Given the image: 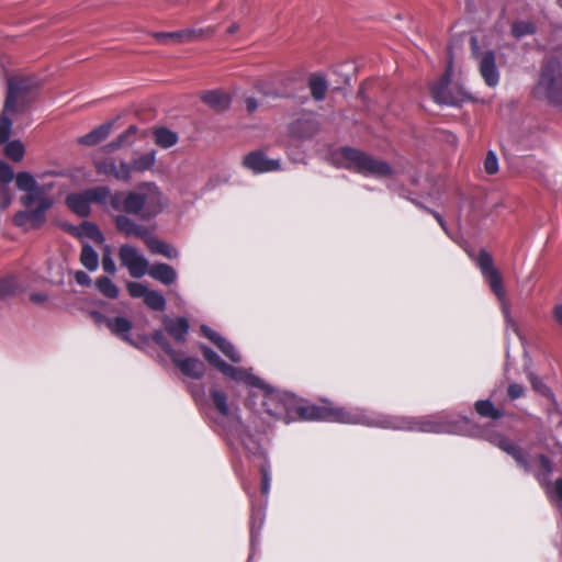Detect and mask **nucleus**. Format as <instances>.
I'll return each mask as SVG.
<instances>
[{
    "instance_id": "obj_2",
    "label": "nucleus",
    "mask_w": 562,
    "mask_h": 562,
    "mask_svg": "<svg viewBox=\"0 0 562 562\" xmlns=\"http://www.w3.org/2000/svg\"><path fill=\"white\" fill-rule=\"evenodd\" d=\"M368 427L419 432H450L453 425L441 415L419 417L380 415L375 418L370 417Z\"/></svg>"
},
{
    "instance_id": "obj_40",
    "label": "nucleus",
    "mask_w": 562,
    "mask_h": 562,
    "mask_svg": "<svg viewBox=\"0 0 562 562\" xmlns=\"http://www.w3.org/2000/svg\"><path fill=\"white\" fill-rule=\"evenodd\" d=\"M200 349H201V351L203 353V357L205 358V360L210 364L215 367L217 370H221L222 367H224L225 361H223L221 359V357L215 351H213L211 348H209V347H206L204 345H201Z\"/></svg>"
},
{
    "instance_id": "obj_29",
    "label": "nucleus",
    "mask_w": 562,
    "mask_h": 562,
    "mask_svg": "<svg viewBox=\"0 0 562 562\" xmlns=\"http://www.w3.org/2000/svg\"><path fill=\"white\" fill-rule=\"evenodd\" d=\"M4 144V154L9 159L15 162H19L23 159L25 155V147L21 140H8Z\"/></svg>"
},
{
    "instance_id": "obj_7",
    "label": "nucleus",
    "mask_w": 562,
    "mask_h": 562,
    "mask_svg": "<svg viewBox=\"0 0 562 562\" xmlns=\"http://www.w3.org/2000/svg\"><path fill=\"white\" fill-rule=\"evenodd\" d=\"M533 94L538 99L548 100L550 103L562 102V63L550 59L543 66L539 80L533 88Z\"/></svg>"
},
{
    "instance_id": "obj_47",
    "label": "nucleus",
    "mask_w": 562,
    "mask_h": 562,
    "mask_svg": "<svg viewBox=\"0 0 562 562\" xmlns=\"http://www.w3.org/2000/svg\"><path fill=\"white\" fill-rule=\"evenodd\" d=\"M15 179L13 169L4 161L0 160V182L10 183Z\"/></svg>"
},
{
    "instance_id": "obj_3",
    "label": "nucleus",
    "mask_w": 562,
    "mask_h": 562,
    "mask_svg": "<svg viewBox=\"0 0 562 562\" xmlns=\"http://www.w3.org/2000/svg\"><path fill=\"white\" fill-rule=\"evenodd\" d=\"M334 162L337 167L348 169L363 176L386 177L392 169L384 160L353 147H342L334 154Z\"/></svg>"
},
{
    "instance_id": "obj_26",
    "label": "nucleus",
    "mask_w": 562,
    "mask_h": 562,
    "mask_svg": "<svg viewBox=\"0 0 562 562\" xmlns=\"http://www.w3.org/2000/svg\"><path fill=\"white\" fill-rule=\"evenodd\" d=\"M153 135L156 145H158L161 148H169L176 145L178 142L177 133L166 127L155 128Z\"/></svg>"
},
{
    "instance_id": "obj_23",
    "label": "nucleus",
    "mask_w": 562,
    "mask_h": 562,
    "mask_svg": "<svg viewBox=\"0 0 562 562\" xmlns=\"http://www.w3.org/2000/svg\"><path fill=\"white\" fill-rule=\"evenodd\" d=\"M156 162V151L151 150L149 153L143 154L138 157H135L132 161H127V166L130 167V180L134 172H145L150 170Z\"/></svg>"
},
{
    "instance_id": "obj_44",
    "label": "nucleus",
    "mask_w": 562,
    "mask_h": 562,
    "mask_svg": "<svg viewBox=\"0 0 562 562\" xmlns=\"http://www.w3.org/2000/svg\"><path fill=\"white\" fill-rule=\"evenodd\" d=\"M136 133L135 126H130L125 132L117 136V138L110 143L106 148L116 149L127 142V139Z\"/></svg>"
},
{
    "instance_id": "obj_19",
    "label": "nucleus",
    "mask_w": 562,
    "mask_h": 562,
    "mask_svg": "<svg viewBox=\"0 0 562 562\" xmlns=\"http://www.w3.org/2000/svg\"><path fill=\"white\" fill-rule=\"evenodd\" d=\"M164 325L166 331L177 341L184 342L186 336L189 331V322L184 317H178V318H168L166 317L164 319Z\"/></svg>"
},
{
    "instance_id": "obj_10",
    "label": "nucleus",
    "mask_w": 562,
    "mask_h": 562,
    "mask_svg": "<svg viewBox=\"0 0 562 562\" xmlns=\"http://www.w3.org/2000/svg\"><path fill=\"white\" fill-rule=\"evenodd\" d=\"M119 259L121 265L128 270L131 277L136 279L145 276L149 268L148 260L137 248L130 244H124L120 247Z\"/></svg>"
},
{
    "instance_id": "obj_39",
    "label": "nucleus",
    "mask_w": 562,
    "mask_h": 562,
    "mask_svg": "<svg viewBox=\"0 0 562 562\" xmlns=\"http://www.w3.org/2000/svg\"><path fill=\"white\" fill-rule=\"evenodd\" d=\"M211 397H212V401H213L216 409L222 415H228L229 408H228V405H227L226 395L223 392L218 391V390H212L211 391Z\"/></svg>"
},
{
    "instance_id": "obj_22",
    "label": "nucleus",
    "mask_w": 562,
    "mask_h": 562,
    "mask_svg": "<svg viewBox=\"0 0 562 562\" xmlns=\"http://www.w3.org/2000/svg\"><path fill=\"white\" fill-rule=\"evenodd\" d=\"M86 192L90 204L95 203L102 206L110 204L113 209V200L116 196V192L112 193L110 188L100 186L87 189Z\"/></svg>"
},
{
    "instance_id": "obj_51",
    "label": "nucleus",
    "mask_w": 562,
    "mask_h": 562,
    "mask_svg": "<svg viewBox=\"0 0 562 562\" xmlns=\"http://www.w3.org/2000/svg\"><path fill=\"white\" fill-rule=\"evenodd\" d=\"M552 319L562 329V299L557 301L552 307Z\"/></svg>"
},
{
    "instance_id": "obj_37",
    "label": "nucleus",
    "mask_w": 562,
    "mask_h": 562,
    "mask_svg": "<svg viewBox=\"0 0 562 562\" xmlns=\"http://www.w3.org/2000/svg\"><path fill=\"white\" fill-rule=\"evenodd\" d=\"M18 283L13 278H5L0 280V300H5L14 295L18 291Z\"/></svg>"
},
{
    "instance_id": "obj_46",
    "label": "nucleus",
    "mask_w": 562,
    "mask_h": 562,
    "mask_svg": "<svg viewBox=\"0 0 562 562\" xmlns=\"http://www.w3.org/2000/svg\"><path fill=\"white\" fill-rule=\"evenodd\" d=\"M484 170L488 175H494L498 171V159L493 151H488L484 160Z\"/></svg>"
},
{
    "instance_id": "obj_57",
    "label": "nucleus",
    "mask_w": 562,
    "mask_h": 562,
    "mask_svg": "<svg viewBox=\"0 0 562 562\" xmlns=\"http://www.w3.org/2000/svg\"><path fill=\"white\" fill-rule=\"evenodd\" d=\"M245 103H246V110L250 114L254 113L258 109V105H259L258 101L252 97L246 98Z\"/></svg>"
},
{
    "instance_id": "obj_49",
    "label": "nucleus",
    "mask_w": 562,
    "mask_h": 562,
    "mask_svg": "<svg viewBox=\"0 0 562 562\" xmlns=\"http://www.w3.org/2000/svg\"><path fill=\"white\" fill-rule=\"evenodd\" d=\"M526 389L518 383H510L507 387V395L510 400H517L525 395Z\"/></svg>"
},
{
    "instance_id": "obj_45",
    "label": "nucleus",
    "mask_w": 562,
    "mask_h": 562,
    "mask_svg": "<svg viewBox=\"0 0 562 562\" xmlns=\"http://www.w3.org/2000/svg\"><path fill=\"white\" fill-rule=\"evenodd\" d=\"M127 291L131 296L133 297H144L146 296L148 292V288L140 282H128L127 283Z\"/></svg>"
},
{
    "instance_id": "obj_33",
    "label": "nucleus",
    "mask_w": 562,
    "mask_h": 562,
    "mask_svg": "<svg viewBox=\"0 0 562 562\" xmlns=\"http://www.w3.org/2000/svg\"><path fill=\"white\" fill-rule=\"evenodd\" d=\"M310 89L313 98L321 101L325 98L327 91V83L324 78L314 76L310 79Z\"/></svg>"
},
{
    "instance_id": "obj_54",
    "label": "nucleus",
    "mask_w": 562,
    "mask_h": 562,
    "mask_svg": "<svg viewBox=\"0 0 562 562\" xmlns=\"http://www.w3.org/2000/svg\"><path fill=\"white\" fill-rule=\"evenodd\" d=\"M90 317L98 326L105 325L108 327V322L111 321L110 317H106L99 312H91Z\"/></svg>"
},
{
    "instance_id": "obj_6",
    "label": "nucleus",
    "mask_w": 562,
    "mask_h": 562,
    "mask_svg": "<svg viewBox=\"0 0 562 562\" xmlns=\"http://www.w3.org/2000/svg\"><path fill=\"white\" fill-rule=\"evenodd\" d=\"M300 415L307 420H324L368 426L370 416L361 409L348 411L331 404L308 405L300 408Z\"/></svg>"
},
{
    "instance_id": "obj_32",
    "label": "nucleus",
    "mask_w": 562,
    "mask_h": 562,
    "mask_svg": "<svg viewBox=\"0 0 562 562\" xmlns=\"http://www.w3.org/2000/svg\"><path fill=\"white\" fill-rule=\"evenodd\" d=\"M98 290L106 297L116 299L119 296V288L106 277H100L95 281Z\"/></svg>"
},
{
    "instance_id": "obj_59",
    "label": "nucleus",
    "mask_w": 562,
    "mask_h": 562,
    "mask_svg": "<svg viewBox=\"0 0 562 562\" xmlns=\"http://www.w3.org/2000/svg\"><path fill=\"white\" fill-rule=\"evenodd\" d=\"M435 216H436L437 221L439 222L440 226H441L443 229H446V226H445V223H443V221H442L441 216H440L439 214H437V213H435Z\"/></svg>"
},
{
    "instance_id": "obj_24",
    "label": "nucleus",
    "mask_w": 562,
    "mask_h": 562,
    "mask_svg": "<svg viewBox=\"0 0 562 562\" xmlns=\"http://www.w3.org/2000/svg\"><path fill=\"white\" fill-rule=\"evenodd\" d=\"M111 130L112 124L104 123L92 130L90 133L79 137L78 143L83 146H94L104 140L109 136Z\"/></svg>"
},
{
    "instance_id": "obj_27",
    "label": "nucleus",
    "mask_w": 562,
    "mask_h": 562,
    "mask_svg": "<svg viewBox=\"0 0 562 562\" xmlns=\"http://www.w3.org/2000/svg\"><path fill=\"white\" fill-rule=\"evenodd\" d=\"M53 205V202H44L43 204H36L35 209L27 207V216L30 218V227L37 228L45 222V213Z\"/></svg>"
},
{
    "instance_id": "obj_11",
    "label": "nucleus",
    "mask_w": 562,
    "mask_h": 562,
    "mask_svg": "<svg viewBox=\"0 0 562 562\" xmlns=\"http://www.w3.org/2000/svg\"><path fill=\"white\" fill-rule=\"evenodd\" d=\"M452 76L453 63L452 59H450L445 74L430 86L432 99L438 104H454V86L452 82Z\"/></svg>"
},
{
    "instance_id": "obj_30",
    "label": "nucleus",
    "mask_w": 562,
    "mask_h": 562,
    "mask_svg": "<svg viewBox=\"0 0 562 562\" xmlns=\"http://www.w3.org/2000/svg\"><path fill=\"white\" fill-rule=\"evenodd\" d=\"M475 409L481 416L492 419H498L504 415L503 411L496 408L490 400L477 401Z\"/></svg>"
},
{
    "instance_id": "obj_43",
    "label": "nucleus",
    "mask_w": 562,
    "mask_h": 562,
    "mask_svg": "<svg viewBox=\"0 0 562 562\" xmlns=\"http://www.w3.org/2000/svg\"><path fill=\"white\" fill-rule=\"evenodd\" d=\"M102 268L109 274H114L116 272V266L112 258L110 246L108 245L104 246Z\"/></svg>"
},
{
    "instance_id": "obj_34",
    "label": "nucleus",
    "mask_w": 562,
    "mask_h": 562,
    "mask_svg": "<svg viewBox=\"0 0 562 562\" xmlns=\"http://www.w3.org/2000/svg\"><path fill=\"white\" fill-rule=\"evenodd\" d=\"M144 302L154 311H162L166 307V300L164 295L154 290H148Z\"/></svg>"
},
{
    "instance_id": "obj_31",
    "label": "nucleus",
    "mask_w": 562,
    "mask_h": 562,
    "mask_svg": "<svg viewBox=\"0 0 562 562\" xmlns=\"http://www.w3.org/2000/svg\"><path fill=\"white\" fill-rule=\"evenodd\" d=\"M79 229V236H87L95 243L102 244L104 241V237L99 227L90 222H83Z\"/></svg>"
},
{
    "instance_id": "obj_8",
    "label": "nucleus",
    "mask_w": 562,
    "mask_h": 562,
    "mask_svg": "<svg viewBox=\"0 0 562 562\" xmlns=\"http://www.w3.org/2000/svg\"><path fill=\"white\" fill-rule=\"evenodd\" d=\"M15 184L20 191L25 194L21 198V202L25 207H32L44 202H53L48 192L52 184H38L34 176L27 171L18 172L15 176Z\"/></svg>"
},
{
    "instance_id": "obj_28",
    "label": "nucleus",
    "mask_w": 562,
    "mask_h": 562,
    "mask_svg": "<svg viewBox=\"0 0 562 562\" xmlns=\"http://www.w3.org/2000/svg\"><path fill=\"white\" fill-rule=\"evenodd\" d=\"M80 262L89 271L97 270L99 266V257L97 251L88 244H85L80 254Z\"/></svg>"
},
{
    "instance_id": "obj_36",
    "label": "nucleus",
    "mask_w": 562,
    "mask_h": 562,
    "mask_svg": "<svg viewBox=\"0 0 562 562\" xmlns=\"http://www.w3.org/2000/svg\"><path fill=\"white\" fill-rule=\"evenodd\" d=\"M536 32V26L530 21H517L512 26V33L516 38L531 35Z\"/></svg>"
},
{
    "instance_id": "obj_60",
    "label": "nucleus",
    "mask_w": 562,
    "mask_h": 562,
    "mask_svg": "<svg viewBox=\"0 0 562 562\" xmlns=\"http://www.w3.org/2000/svg\"><path fill=\"white\" fill-rule=\"evenodd\" d=\"M463 422L465 423V422H467V419H461V418H459V419H458L459 428L461 427V423H463Z\"/></svg>"
},
{
    "instance_id": "obj_25",
    "label": "nucleus",
    "mask_w": 562,
    "mask_h": 562,
    "mask_svg": "<svg viewBox=\"0 0 562 562\" xmlns=\"http://www.w3.org/2000/svg\"><path fill=\"white\" fill-rule=\"evenodd\" d=\"M108 328L111 333L121 339L131 342V338L128 337V333L133 328V324L125 317H114L108 322Z\"/></svg>"
},
{
    "instance_id": "obj_35",
    "label": "nucleus",
    "mask_w": 562,
    "mask_h": 562,
    "mask_svg": "<svg viewBox=\"0 0 562 562\" xmlns=\"http://www.w3.org/2000/svg\"><path fill=\"white\" fill-rule=\"evenodd\" d=\"M220 371L223 374H225L238 382H247L250 378L249 373L246 370H244L241 368L233 367L231 364H227L226 362Z\"/></svg>"
},
{
    "instance_id": "obj_48",
    "label": "nucleus",
    "mask_w": 562,
    "mask_h": 562,
    "mask_svg": "<svg viewBox=\"0 0 562 562\" xmlns=\"http://www.w3.org/2000/svg\"><path fill=\"white\" fill-rule=\"evenodd\" d=\"M8 183L0 182V209H7L12 201L10 189Z\"/></svg>"
},
{
    "instance_id": "obj_17",
    "label": "nucleus",
    "mask_w": 562,
    "mask_h": 562,
    "mask_svg": "<svg viewBox=\"0 0 562 562\" xmlns=\"http://www.w3.org/2000/svg\"><path fill=\"white\" fill-rule=\"evenodd\" d=\"M480 72L484 81L490 87H495L499 80V72L495 64V55L493 52H485L479 63Z\"/></svg>"
},
{
    "instance_id": "obj_13",
    "label": "nucleus",
    "mask_w": 562,
    "mask_h": 562,
    "mask_svg": "<svg viewBox=\"0 0 562 562\" xmlns=\"http://www.w3.org/2000/svg\"><path fill=\"white\" fill-rule=\"evenodd\" d=\"M214 33V30L212 27L207 29H188L177 32H156L153 33V36L161 44H169V43H189L196 41L199 38H202L206 35H212Z\"/></svg>"
},
{
    "instance_id": "obj_38",
    "label": "nucleus",
    "mask_w": 562,
    "mask_h": 562,
    "mask_svg": "<svg viewBox=\"0 0 562 562\" xmlns=\"http://www.w3.org/2000/svg\"><path fill=\"white\" fill-rule=\"evenodd\" d=\"M217 348L232 361L238 363L241 361L240 353L236 350L235 346L227 341L225 338L217 345Z\"/></svg>"
},
{
    "instance_id": "obj_55",
    "label": "nucleus",
    "mask_w": 562,
    "mask_h": 562,
    "mask_svg": "<svg viewBox=\"0 0 562 562\" xmlns=\"http://www.w3.org/2000/svg\"><path fill=\"white\" fill-rule=\"evenodd\" d=\"M270 487V477L268 471L262 468L261 469V491L263 494H267L269 492Z\"/></svg>"
},
{
    "instance_id": "obj_12",
    "label": "nucleus",
    "mask_w": 562,
    "mask_h": 562,
    "mask_svg": "<svg viewBox=\"0 0 562 562\" xmlns=\"http://www.w3.org/2000/svg\"><path fill=\"white\" fill-rule=\"evenodd\" d=\"M97 173L128 182L130 167L127 161L114 157H97L93 161Z\"/></svg>"
},
{
    "instance_id": "obj_1",
    "label": "nucleus",
    "mask_w": 562,
    "mask_h": 562,
    "mask_svg": "<svg viewBox=\"0 0 562 562\" xmlns=\"http://www.w3.org/2000/svg\"><path fill=\"white\" fill-rule=\"evenodd\" d=\"M167 206V199L155 182L138 183L128 191L116 192L113 210L117 215H131L140 221H150L159 215Z\"/></svg>"
},
{
    "instance_id": "obj_14",
    "label": "nucleus",
    "mask_w": 562,
    "mask_h": 562,
    "mask_svg": "<svg viewBox=\"0 0 562 562\" xmlns=\"http://www.w3.org/2000/svg\"><path fill=\"white\" fill-rule=\"evenodd\" d=\"M243 165L256 173L270 172L281 169L280 159H271L260 150H255L246 155L243 159Z\"/></svg>"
},
{
    "instance_id": "obj_53",
    "label": "nucleus",
    "mask_w": 562,
    "mask_h": 562,
    "mask_svg": "<svg viewBox=\"0 0 562 562\" xmlns=\"http://www.w3.org/2000/svg\"><path fill=\"white\" fill-rule=\"evenodd\" d=\"M48 300V295L45 292H33L30 294V301L36 305H42L46 303Z\"/></svg>"
},
{
    "instance_id": "obj_56",
    "label": "nucleus",
    "mask_w": 562,
    "mask_h": 562,
    "mask_svg": "<svg viewBox=\"0 0 562 562\" xmlns=\"http://www.w3.org/2000/svg\"><path fill=\"white\" fill-rule=\"evenodd\" d=\"M75 279L80 285H89L91 282L90 277L85 271H77L75 274Z\"/></svg>"
},
{
    "instance_id": "obj_58",
    "label": "nucleus",
    "mask_w": 562,
    "mask_h": 562,
    "mask_svg": "<svg viewBox=\"0 0 562 562\" xmlns=\"http://www.w3.org/2000/svg\"><path fill=\"white\" fill-rule=\"evenodd\" d=\"M238 30H239V25H238L237 23H233V24L227 29V33H228V34H234V33H236Z\"/></svg>"
},
{
    "instance_id": "obj_50",
    "label": "nucleus",
    "mask_w": 562,
    "mask_h": 562,
    "mask_svg": "<svg viewBox=\"0 0 562 562\" xmlns=\"http://www.w3.org/2000/svg\"><path fill=\"white\" fill-rule=\"evenodd\" d=\"M201 331L206 338H209L216 346L224 339L218 333L214 331L213 329H211L210 327H207L205 325L201 326Z\"/></svg>"
},
{
    "instance_id": "obj_16",
    "label": "nucleus",
    "mask_w": 562,
    "mask_h": 562,
    "mask_svg": "<svg viewBox=\"0 0 562 562\" xmlns=\"http://www.w3.org/2000/svg\"><path fill=\"white\" fill-rule=\"evenodd\" d=\"M171 360L181 370L183 374L190 378L200 379L205 373V366L198 358H182L177 352V355Z\"/></svg>"
},
{
    "instance_id": "obj_42",
    "label": "nucleus",
    "mask_w": 562,
    "mask_h": 562,
    "mask_svg": "<svg viewBox=\"0 0 562 562\" xmlns=\"http://www.w3.org/2000/svg\"><path fill=\"white\" fill-rule=\"evenodd\" d=\"M153 340L161 347V349L171 357V359L177 355V351L171 347V345L167 341L162 331H155L153 335Z\"/></svg>"
},
{
    "instance_id": "obj_5",
    "label": "nucleus",
    "mask_w": 562,
    "mask_h": 562,
    "mask_svg": "<svg viewBox=\"0 0 562 562\" xmlns=\"http://www.w3.org/2000/svg\"><path fill=\"white\" fill-rule=\"evenodd\" d=\"M113 222L119 233L127 238L143 239L151 252L162 255L168 259L178 257V250L175 247L153 236L145 225L137 223L134 218L126 215H114Z\"/></svg>"
},
{
    "instance_id": "obj_52",
    "label": "nucleus",
    "mask_w": 562,
    "mask_h": 562,
    "mask_svg": "<svg viewBox=\"0 0 562 562\" xmlns=\"http://www.w3.org/2000/svg\"><path fill=\"white\" fill-rule=\"evenodd\" d=\"M13 221H14V224L18 226H29L30 227V218L27 216L26 211H21V212L16 213Z\"/></svg>"
},
{
    "instance_id": "obj_18",
    "label": "nucleus",
    "mask_w": 562,
    "mask_h": 562,
    "mask_svg": "<svg viewBox=\"0 0 562 562\" xmlns=\"http://www.w3.org/2000/svg\"><path fill=\"white\" fill-rule=\"evenodd\" d=\"M201 100L216 112H224L231 105V95L222 90L205 91L201 94Z\"/></svg>"
},
{
    "instance_id": "obj_9",
    "label": "nucleus",
    "mask_w": 562,
    "mask_h": 562,
    "mask_svg": "<svg viewBox=\"0 0 562 562\" xmlns=\"http://www.w3.org/2000/svg\"><path fill=\"white\" fill-rule=\"evenodd\" d=\"M41 81L34 76H15L8 79V91L4 102L12 101L14 108L25 112L29 103L24 97L37 90Z\"/></svg>"
},
{
    "instance_id": "obj_15",
    "label": "nucleus",
    "mask_w": 562,
    "mask_h": 562,
    "mask_svg": "<svg viewBox=\"0 0 562 562\" xmlns=\"http://www.w3.org/2000/svg\"><path fill=\"white\" fill-rule=\"evenodd\" d=\"M24 113L14 108L12 101L4 102L2 113L0 115V144H4L10 139L13 117Z\"/></svg>"
},
{
    "instance_id": "obj_20",
    "label": "nucleus",
    "mask_w": 562,
    "mask_h": 562,
    "mask_svg": "<svg viewBox=\"0 0 562 562\" xmlns=\"http://www.w3.org/2000/svg\"><path fill=\"white\" fill-rule=\"evenodd\" d=\"M147 273L166 285L172 284L177 280L176 270L167 263H155L148 268Z\"/></svg>"
},
{
    "instance_id": "obj_21",
    "label": "nucleus",
    "mask_w": 562,
    "mask_h": 562,
    "mask_svg": "<svg viewBox=\"0 0 562 562\" xmlns=\"http://www.w3.org/2000/svg\"><path fill=\"white\" fill-rule=\"evenodd\" d=\"M67 206L79 216L90 214V203L86 190L80 193H71L66 198Z\"/></svg>"
},
{
    "instance_id": "obj_4",
    "label": "nucleus",
    "mask_w": 562,
    "mask_h": 562,
    "mask_svg": "<svg viewBox=\"0 0 562 562\" xmlns=\"http://www.w3.org/2000/svg\"><path fill=\"white\" fill-rule=\"evenodd\" d=\"M464 250L476 263L484 281L487 283L490 290L499 302L506 324L516 329V323L510 315L509 302L507 299L503 276L501 271L494 266L492 256L484 249H481L477 254L470 251L468 248Z\"/></svg>"
},
{
    "instance_id": "obj_41",
    "label": "nucleus",
    "mask_w": 562,
    "mask_h": 562,
    "mask_svg": "<svg viewBox=\"0 0 562 562\" xmlns=\"http://www.w3.org/2000/svg\"><path fill=\"white\" fill-rule=\"evenodd\" d=\"M529 382L531 383L532 389L543 396H551L550 389L542 382L540 378L529 372L527 374Z\"/></svg>"
},
{
    "instance_id": "obj_61",
    "label": "nucleus",
    "mask_w": 562,
    "mask_h": 562,
    "mask_svg": "<svg viewBox=\"0 0 562 562\" xmlns=\"http://www.w3.org/2000/svg\"><path fill=\"white\" fill-rule=\"evenodd\" d=\"M559 4L562 7V0H559Z\"/></svg>"
}]
</instances>
